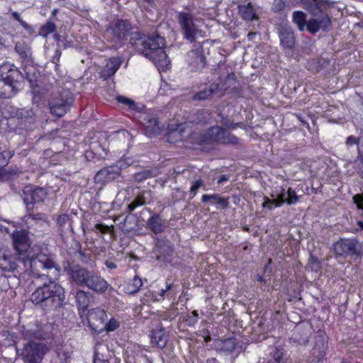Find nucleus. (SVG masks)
Here are the masks:
<instances>
[{"label": "nucleus", "mask_w": 363, "mask_h": 363, "mask_svg": "<svg viewBox=\"0 0 363 363\" xmlns=\"http://www.w3.org/2000/svg\"><path fill=\"white\" fill-rule=\"evenodd\" d=\"M134 26L129 19L116 18L108 22L104 31V38L114 49L123 47L128 41L144 56L160 62L167 57L163 48L164 38L134 32Z\"/></svg>", "instance_id": "1"}, {"label": "nucleus", "mask_w": 363, "mask_h": 363, "mask_svg": "<svg viewBox=\"0 0 363 363\" xmlns=\"http://www.w3.org/2000/svg\"><path fill=\"white\" fill-rule=\"evenodd\" d=\"M13 248L18 255V260L23 264L26 270L37 277L45 274H42L43 270H48L57 267L52 257L44 253L38 245H31L32 241L29 233L26 229H16L12 233Z\"/></svg>", "instance_id": "2"}, {"label": "nucleus", "mask_w": 363, "mask_h": 363, "mask_svg": "<svg viewBox=\"0 0 363 363\" xmlns=\"http://www.w3.org/2000/svg\"><path fill=\"white\" fill-rule=\"evenodd\" d=\"M21 333L25 340L30 341L25 344L22 349L16 347L17 355L24 363H41L44 356L48 352V348L46 345L33 340L48 337V330L38 323H34L23 327Z\"/></svg>", "instance_id": "3"}, {"label": "nucleus", "mask_w": 363, "mask_h": 363, "mask_svg": "<svg viewBox=\"0 0 363 363\" xmlns=\"http://www.w3.org/2000/svg\"><path fill=\"white\" fill-rule=\"evenodd\" d=\"M23 82V75L14 65L4 62L0 65V98L13 97Z\"/></svg>", "instance_id": "4"}, {"label": "nucleus", "mask_w": 363, "mask_h": 363, "mask_svg": "<svg viewBox=\"0 0 363 363\" xmlns=\"http://www.w3.org/2000/svg\"><path fill=\"white\" fill-rule=\"evenodd\" d=\"M189 140L192 143L199 145L215 143L237 145L239 143V138L237 136L227 132L218 125L211 126L202 133H191Z\"/></svg>", "instance_id": "5"}, {"label": "nucleus", "mask_w": 363, "mask_h": 363, "mask_svg": "<svg viewBox=\"0 0 363 363\" xmlns=\"http://www.w3.org/2000/svg\"><path fill=\"white\" fill-rule=\"evenodd\" d=\"M65 299L64 289L54 281L38 286L31 294L30 301L34 304H43L52 308L60 306Z\"/></svg>", "instance_id": "6"}, {"label": "nucleus", "mask_w": 363, "mask_h": 363, "mask_svg": "<svg viewBox=\"0 0 363 363\" xmlns=\"http://www.w3.org/2000/svg\"><path fill=\"white\" fill-rule=\"evenodd\" d=\"M317 9L313 13L309 12L313 18L310 19L306 25L308 31L312 34L317 33L319 30L328 31L331 27V19L328 11L330 8V3L328 0H318Z\"/></svg>", "instance_id": "7"}, {"label": "nucleus", "mask_w": 363, "mask_h": 363, "mask_svg": "<svg viewBox=\"0 0 363 363\" xmlns=\"http://www.w3.org/2000/svg\"><path fill=\"white\" fill-rule=\"evenodd\" d=\"M74 95L67 89H63L48 99L50 113L56 117L64 116L74 106Z\"/></svg>", "instance_id": "8"}, {"label": "nucleus", "mask_w": 363, "mask_h": 363, "mask_svg": "<svg viewBox=\"0 0 363 363\" xmlns=\"http://www.w3.org/2000/svg\"><path fill=\"white\" fill-rule=\"evenodd\" d=\"M151 197V191H146L143 190L140 191L138 196L135 198V199L128 206V211L129 212V214L128 215H120L117 217H116L113 219V221L116 225H118L120 227V225L123 224L124 227H126L128 225L129 220H135V226L134 227H138V220L136 218L134 214H132L131 213L138 207L142 206L145 205L147 200Z\"/></svg>", "instance_id": "9"}, {"label": "nucleus", "mask_w": 363, "mask_h": 363, "mask_svg": "<svg viewBox=\"0 0 363 363\" xmlns=\"http://www.w3.org/2000/svg\"><path fill=\"white\" fill-rule=\"evenodd\" d=\"M178 22L184 38L190 43H194L197 35H201L202 30L195 23V19L191 13L184 11L179 12Z\"/></svg>", "instance_id": "10"}, {"label": "nucleus", "mask_w": 363, "mask_h": 363, "mask_svg": "<svg viewBox=\"0 0 363 363\" xmlns=\"http://www.w3.org/2000/svg\"><path fill=\"white\" fill-rule=\"evenodd\" d=\"M333 248L337 255L355 258L362 255V245L355 239H340L334 244Z\"/></svg>", "instance_id": "11"}, {"label": "nucleus", "mask_w": 363, "mask_h": 363, "mask_svg": "<svg viewBox=\"0 0 363 363\" xmlns=\"http://www.w3.org/2000/svg\"><path fill=\"white\" fill-rule=\"evenodd\" d=\"M306 68L313 74H317L323 70L325 77L333 76L335 69L334 63L332 64L330 60L321 57L308 60L306 64Z\"/></svg>", "instance_id": "12"}, {"label": "nucleus", "mask_w": 363, "mask_h": 363, "mask_svg": "<svg viewBox=\"0 0 363 363\" xmlns=\"http://www.w3.org/2000/svg\"><path fill=\"white\" fill-rule=\"evenodd\" d=\"M140 123L144 127L146 134L152 138L160 133L159 121L156 116L151 113H143L139 116Z\"/></svg>", "instance_id": "13"}, {"label": "nucleus", "mask_w": 363, "mask_h": 363, "mask_svg": "<svg viewBox=\"0 0 363 363\" xmlns=\"http://www.w3.org/2000/svg\"><path fill=\"white\" fill-rule=\"evenodd\" d=\"M188 57L189 65L192 72L201 71L206 67V58L201 47L189 51Z\"/></svg>", "instance_id": "14"}, {"label": "nucleus", "mask_w": 363, "mask_h": 363, "mask_svg": "<svg viewBox=\"0 0 363 363\" xmlns=\"http://www.w3.org/2000/svg\"><path fill=\"white\" fill-rule=\"evenodd\" d=\"M84 286H86L91 291L102 294L110 288L112 289L111 286L101 276L91 272Z\"/></svg>", "instance_id": "15"}, {"label": "nucleus", "mask_w": 363, "mask_h": 363, "mask_svg": "<svg viewBox=\"0 0 363 363\" xmlns=\"http://www.w3.org/2000/svg\"><path fill=\"white\" fill-rule=\"evenodd\" d=\"M23 201L27 205V208L33 207L35 204L44 201L47 196V193L43 188H35L34 189L25 190L23 191Z\"/></svg>", "instance_id": "16"}, {"label": "nucleus", "mask_w": 363, "mask_h": 363, "mask_svg": "<svg viewBox=\"0 0 363 363\" xmlns=\"http://www.w3.org/2000/svg\"><path fill=\"white\" fill-rule=\"evenodd\" d=\"M155 253L158 260L171 262L173 248L170 242L167 240H157L155 247Z\"/></svg>", "instance_id": "17"}, {"label": "nucleus", "mask_w": 363, "mask_h": 363, "mask_svg": "<svg viewBox=\"0 0 363 363\" xmlns=\"http://www.w3.org/2000/svg\"><path fill=\"white\" fill-rule=\"evenodd\" d=\"M201 203L214 205L217 209L225 210L228 208L229 199L220 196L219 194H203L201 199Z\"/></svg>", "instance_id": "18"}, {"label": "nucleus", "mask_w": 363, "mask_h": 363, "mask_svg": "<svg viewBox=\"0 0 363 363\" xmlns=\"http://www.w3.org/2000/svg\"><path fill=\"white\" fill-rule=\"evenodd\" d=\"M106 319L107 315L104 309L96 308L91 309L89 311V325L94 330H96L98 328V325L96 324V323H99V324H104Z\"/></svg>", "instance_id": "19"}, {"label": "nucleus", "mask_w": 363, "mask_h": 363, "mask_svg": "<svg viewBox=\"0 0 363 363\" xmlns=\"http://www.w3.org/2000/svg\"><path fill=\"white\" fill-rule=\"evenodd\" d=\"M91 272L79 266H74L70 269L71 279L78 285L84 286L89 279Z\"/></svg>", "instance_id": "20"}, {"label": "nucleus", "mask_w": 363, "mask_h": 363, "mask_svg": "<svg viewBox=\"0 0 363 363\" xmlns=\"http://www.w3.org/2000/svg\"><path fill=\"white\" fill-rule=\"evenodd\" d=\"M0 269L4 272H14L17 269V264L7 249L0 250Z\"/></svg>", "instance_id": "21"}, {"label": "nucleus", "mask_w": 363, "mask_h": 363, "mask_svg": "<svg viewBox=\"0 0 363 363\" xmlns=\"http://www.w3.org/2000/svg\"><path fill=\"white\" fill-rule=\"evenodd\" d=\"M328 347V337L324 331L319 330L315 339L314 354L318 352V361H322L324 358Z\"/></svg>", "instance_id": "22"}, {"label": "nucleus", "mask_w": 363, "mask_h": 363, "mask_svg": "<svg viewBox=\"0 0 363 363\" xmlns=\"http://www.w3.org/2000/svg\"><path fill=\"white\" fill-rule=\"evenodd\" d=\"M79 218L78 213L73 210H67L65 213L58 215L56 219V223L59 227H72L77 220H79Z\"/></svg>", "instance_id": "23"}, {"label": "nucleus", "mask_w": 363, "mask_h": 363, "mask_svg": "<svg viewBox=\"0 0 363 363\" xmlns=\"http://www.w3.org/2000/svg\"><path fill=\"white\" fill-rule=\"evenodd\" d=\"M238 13L246 21H252L258 18L254 5L251 2L238 6Z\"/></svg>", "instance_id": "24"}, {"label": "nucleus", "mask_w": 363, "mask_h": 363, "mask_svg": "<svg viewBox=\"0 0 363 363\" xmlns=\"http://www.w3.org/2000/svg\"><path fill=\"white\" fill-rule=\"evenodd\" d=\"M121 60L119 57H112L109 59L106 67L101 72V77L104 79H108L113 77L121 65Z\"/></svg>", "instance_id": "25"}, {"label": "nucleus", "mask_w": 363, "mask_h": 363, "mask_svg": "<svg viewBox=\"0 0 363 363\" xmlns=\"http://www.w3.org/2000/svg\"><path fill=\"white\" fill-rule=\"evenodd\" d=\"M281 45L285 49H292L295 46V37L293 30L289 28H282L279 32Z\"/></svg>", "instance_id": "26"}, {"label": "nucleus", "mask_w": 363, "mask_h": 363, "mask_svg": "<svg viewBox=\"0 0 363 363\" xmlns=\"http://www.w3.org/2000/svg\"><path fill=\"white\" fill-rule=\"evenodd\" d=\"M280 196V203H287L288 205H292L296 203L299 200V196L296 194L294 189L289 187L286 191L287 198H286L285 189L280 187V191H278Z\"/></svg>", "instance_id": "27"}, {"label": "nucleus", "mask_w": 363, "mask_h": 363, "mask_svg": "<svg viewBox=\"0 0 363 363\" xmlns=\"http://www.w3.org/2000/svg\"><path fill=\"white\" fill-rule=\"evenodd\" d=\"M318 0H286L287 6H296L302 4L303 7L308 12H315L318 5Z\"/></svg>", "instance_id": "28"}, {"label": "nucleus", "mask_w": 363, "mask_h": 363, "mask_svg": "<svg viewBox=\"0 0 363 363\" xmlns=\"http://www.w3.org/2000/svg\"><path fill=\"white\" fill-rule=\"evenodd\" d=\"M345 145L347 147L357 145V159L363 165V143H361L360 138L354 135H350L346 138Z\"/></svg>", "instance_id": "29"}, {"label": "nucleus", "mask_w": 363, "mask_h": 363, "mask_svg": "<svg viewBox=\"0 0 363 363\" xmlns=\"http://www.w3.org/2000/svg\"><path fill=\"white\" fill-rule=\"evenodd\" d=\"M151 342L158 347H164L167 342L164 331L163 330L154 331L151 336Z\"/></svg>", "instance_id": "30"}, {"label": "nucleus", "mask_w": 363, "mask_h": 363, "mask_svg": "<svg viewBox=\"0 0 363 363\" xmlns=\"http://www.w3.org/2000/svg\"><path fill=\"white\" fill-rule=\"evenodd\" d=\"M148 212L150 217L147 220V227H162V218L160 214L152 213L150 209L145 208L142 213Z\"/></svg>", "instance_id": "31"}, {"label": "nucleus", "mask_w": 363, "mask_h": 363, "mask_svg": "<svg viewBox=\"0 0 363 363\" xmlns=\"http://www.w3.org/2000/svg\"><path fill=\"white\" fill-rule=\"evenodd\" d=\"M238 345L235 338H228L221 342L220 350L225 352L233 353L238 349Z\"/></svg>", "instance_id": "32"}, {"label": "nucleus", "mask_w": 363, "mask_h": 363, "mask_svg": "<svg viewBox=\"0 0 363 363\" xmlns=\"http://www.w3.org/2000/svg\"><path fill=\"white\" fill-rule=\"evenodd\" d=\"M57 29V26L51 21H48L45 24L42 25L39 28V35L46 38L48 35L54 33Z\"/></svg>", "instance_id": "33"}, {"label": "nucleus", "mask_w": 363, "mask_h": 363, "mask_svg": "<svg viewBox=\"0 0 363 363\" xmlns=\"http://www.w3.org/2000/svg\"><path fill=\"white\" fill-rule=\"evenodd\" d=\"M293 21L295 23L300 30H303L306 24V14L301 11H296L293 13Z\"/></svg>", "instance_id": "34"}, {"label": "nucleus", "mask_w": 363, "mask_h": 363, "mask_svg": "<svg viewBox=\"0 0 363 363\" xmlns=\"http://www.w3.org/2000/svg\"><path fill=\"white\" fill-rule=\"evenodd\" d=\"M77 303L79 307L83 310L86 309L89 302V296L87 292L84 291H79L76 295Z\"/></svg>", "instance_id": "35"}, {"label": "nucleus", "mask_w": 363, "mask_h": 363, "mask_svg": "<svg viewBox=\"0 0 363 363\" xmlns=\"http://www.w3.org/2000/svg\"><path fill=\"white\" fill-rule=\"evenodd\" d=\"M267 363H281L283 359V352L277 347H272L269 350Z\"/></svg>", "instance_id": "36"}, {"label": "nucleus", "mask_w": 363, "mask_h": 363, "mask_svg": "<svg viewBox=\"0 0 363 363\" xmlns=\"http://www.w3.org/2000/svg\"><path fill=\"white\" fill-rule=\"evenodd\" d=\"M24 220L27 223L29 220H35V224L43 225L44 223L48 224L47 216L44 213H38L36 214H28L24 216Z\"/></svg>", "instance_id": "37"}, {"label": "nucleus", "mask_w": 363, "mask_h": 363, "mask_svg": "<svg viewBox=\"0 0 363 363\" xmlns=\"http://www.w3.org/2000/svg\"><path fill=\"white\" fill-rule=\"evenodd\" d=\"M215 91L213 88H206L199 91L194 94L192 99L194 101L206 100L211 98L214 94Z\"/></svg>", "instance_id": "38"}, {"label": "nucleus", "mask_w": 363, "mask_h": 363, "mask_svg": "<svg viewBox=\"0 0 363 363\" xmlns=\"http://www.w3.org/2000/svg\"><path fill=\"white\" fill-rule=\"evenodd\" d=\"M142 285V279L139 277L135 276L127 286V292L129 294H135L139 291Z\"/></svg>", "instance_id": "39"}, {"label": "nucleus", "mask_w": 363, "mask_h": 363, "mask_svg": "<svg viewBox=\"0 0 363 363\" xmlns=\"http://www.w3.org/2000/svg\"><path fill=\"white\" fill-rule=\"evenodd\" d=\"M283 204L280 203V196L277 192V198L275 199H269L267 197H264V201L262 204L264 208L272 210L276 207H280Z\"/></svg>", "instance_id": "40"}, {"label": "nucleus", "mask_w": 363, "mask_h": 363, "mask_svg": "<svg viewBox=\"0 0 363 363\" xmlns=\"http://www.w3.org/2000/svg\"><path fill=\"white\" fill-rule=\"evenodd\" d=\"M116 101L118 103H121V104H125V106H127L129 110L135 111L137 109L136 103L133 100H132L129 98H127L125 96L120 95V96H116Z\"/></svg>", "instance_id": "41"}, {"label": "nucleus", "mask_w": 363, "mask_h": 363, "mask_svg": "<svg viewBox=\"0 0 363 363\" xmlns=\"http://www.w3.org/2000/svg\"><path fill=\"white\" fill-rule=\"evenodd\" d=\"M142 301L144 303L160 301V298L156 294V291L148 290L143 296Z\"/></svg>", "instance_id": "42"}, {"label": "nucleus", "mask_w": 363, "mask_h": 363, "mask_svg": "<svg viewBox=\"0 0 363 363\" xmlns=\"http://www.w3.org/2000/svg\"><path fill=\"white\" fill-rule=\"evenodd\" d=\"M120 326V323L114 318H111L108 322L105 324L104 330L107 332H113L118 329Z\"/></svg>", "instance_id": "43"}, {"label": "nucleus", "mask_w": 363, "mask_h": 363, "mask_svg": "<svg viewBox=\"0 0 363 363\" xmlns=\"http://www.w3.org/2000/svg\"><path fill=\"white\" fill-rule=\"evenodd\" d=\"M14 151L6 150L0 152V162L4 165H7L10 159L13 156Z\"/></svg>", "instance_id": "44"}, {"label": "nucleus", "mask_w": 363, "mask_h": 363, "mask_svg": "<svg viewBox=\"0 0 363 363\" xmlns=\"http://www.w3.org/2000/svg\"><path fill=\"white\" fill-rule=\"evenodd\" d=\"M135 182L140 183L151 177V172L149 170H145L137 172L134 174Z\"/></svg>", "instance_id": "45"}, {"label": "nucleus", "mask_w": 363, "mask_h": 363, "mask_svg": "<svg viewBox=\"0 0 363 363\" xmlns=\"http://www.w3.org/2000/svg\"><path fill=\"white\" fill-rule=\"evenodd\" d=\"M287 6L286 0H274L272 10L275 13L284 11Z\"/></svg>", "instance_id": "46"}, {"label": "nucleus", "mask_w": 363, "mask_h": 363, "mask_svg": "<svg viewBox=\"0 0 363 363\" xmlns=\"http://www.w3.org/2000/svg\"><path fill=\"white\" fill-rule=\"evenodd\" d=\"M352 201L357 208L358 210H361L363 213V193L354 195L352 197Z\"/></svg>", "instance_id": "47"}, {"label": "nucleus", "mask_w": 363, "mask_h": 363, "mask_svg": "<svg viewBox=\"0 0 363 363\" xmlns=\"http://www.w3.org/2000/svg\"><path fill=\"white\" fill-rule=\"evenodd\" d=\"M203 185V182L201 179H197L192 182L190 188V195L194 197L197 194V190Z\"/></svg>", "instance_id": "48"}, {"label": "nucleus", "mask_w": 363, "mask_h": 363, "mask_svg": "<svg viewBox=\"0 0 363 363\" xmlns=\"http://www.w3.org/2000/svg\"><path fill=\"white\" fill-rule=\"evenodd\" d=\"M308 267L311 268V271L318 272L320 269V263L316 258L311 256Z\"/></svg>", "instance_id": "49"}, {"label": "nucleus", "mask_w": 363, "mask_h": 363, "mask_svg": "<svg viewBox=\"0 0 363 363\" xmlns=\"http://www.w3.org/2000/svg\"><path fill=\"white\" fill-rule=\"evenodd\" d=\"M198 320V313L196 311H194L190 315H189L186 320V324L189 326L195 325Z\"/></svg>", "instance_id": "50"}, {"label": "nucleus", "mask_w": 363, "mask_h": 363, "mask_svg": "<svg viewBox=\"0 0 363 363\" xmlns=\"http://www.w3.org/2000/svg\"><path fill=\"white\" fill-rule=\"evenodd\" d=\"M173 284H167L165 289H162L156 291V294L160 298V300L164 298L165 294L169 291L172 288Z\"/></svg>", "instance_id": "51"}, {"label": "nucleus", "mask_w": 363, "mask_h": 363, "mask_svg": "<svg viewBox=\"0 0 363 363\" xmlns=\"http://www.w3.org/2000/svg\"><path fill=\"white\" fill-rule=\"evenodd\" d=\"M11 16L12 17L16 20L17 21L19 22V23L24 28H28V24L25 21H23L21 18V16L20 14L17 12V11H13L11 13Z\"/></svg>", "instance_id": "52"}, {"label": "nucleus", "mask_w": 363, "mask_h": 363, "mask_svg": "<svg viewBox=\"0 0 363 363\" xmlns=\"http://www.w3.org/2000/svg\"><path fill=\"white\" fill-rule=\"evenodd\" d=\"M32 93L35 97H40L44 94L43 90L37 84H32Z\"/></svg>", "instance_id": "53"}, {"label": "nucleus", "mask_w": 363, "mask_h": 363, "mask_svg": "<svg viewBox=\"0 0 363 363\" xmlns=\"http://www.w3.org/2000/svg\"><path fill=\"white\" fill-rule=\"evenodd\" d=\"M107 172H108V170L106 169H102L100 171H99L97 172V174L95 175V177H94L95 181H96V182L101 181L103 179L102 177L104 175H106Z\"/></svg>", "instance_id": "54"}, {"label": "nucleus", "mask_w": 363, "mask_h": 363, "mask_svg": "<svg viewBox=\"0 0 363 363\" xmlns=\"http://www.w3.org/2000/svg\"><path fill=\"white\" fill-rule=\"evenodd\" d=\"M93 363H108V362L99 357V354L96 352V349H95V353H94V362Z\"/></svg>", "instance_id": "55"}, {"label": "nucleus", "mask_w": 363, "mask_h": 363, "mask_svg": "<svg viewBox=\"0 0 363 363\" xmlns=\"http://www.w3.org/2000/svg\"><path fill=\"white\" fill-rule=\"evenodd\" d=\"M15 50L21 57H26L27 55L26 50L21 48L18 43L16 45Z\"/></svg>", "instance_id": "56"}, {"label": "nucleus", "mask_w": 363, "mask_h": 363, "mask_svg": "<svg viewBox=\"0 0 363 363\" xmlns=\"http://www.w3.org/2000/svg\"><path fill=\"white\" fill-rule=\"evenodd\" d=\"M6 175H8V172L3 167H0V182H3Z\"/></svg>", "instance_id": "57"}, {"label": "nucleus", "mask_w": 363, "mask_h": 363, "mask_svg": "<svg viewBox=\"0 0 363 363\" xmlns=\"http://www.w3.org/2000/svg\"><path fill=\"white\" fill-rule=\"evenodd\" d=\"M105 264H106V267L109 269H114L117 267V266L115 263H113L111 261H108V260L105 262Z\"/></svg>", "instance_id": "58"}, {"label": "nucleus", "mask_w": 363, "mask_h": 363, "mask_svg": "<svg viewBox=\"0 0 363 363\" xmlns=\"http://www.w3.org/2000/svg\"><path fill=\"white\" fill-rule=\"evenodd\" d=\"M29 120L28 123H29V125H27L26 124H25V128L27 129V128H31L30 127V125L31 124H33L35 121V118L33 116H30L29 118H28Z\"/></svg>", "instance_id": "59"}, {"label": "nucleus", "mask_w": 363, "mask_h": 363, "mask_svg": "<svg viewBox=\"0 0 363 363\" xmlns=\"http://www.w3.org/2000/svg\"><path fill=\"white\" fill-rule=\"evenodd\" d=\"M94 227H97V228H99V227H115L113 224H111L110 225H105V224H102V223H96Z\"/></svg>", "instance_id": "60"}, {"label": "nucleus", "mask_w": 363, "mask_h": 363, "mask_svg": "<svg viewBox=\"0 0 363 363\" xmlns=\"http://www.w3.org/2000/svg\"><path fill=\"white\" fill-rule=\"evenodd\" d=\"M227 180H228L227 177L225 175H222L221 177L218 179V183L220 184L223 181H227Z\"/></svg>", "instance_id": "61"}, {"label": "nucleus", "mask_w": 363, "mask_h": 363, "mask_svg": "<svg viewBox=\"0 0 363 363\" xmlns=\"http://www.w3.org/2000/svg\"><path fill=\"white\" fill-rule=\"evenodd\" d=\"M255 35H256L255 33H252V32L249 33L247 35L248 39L251 40Z\"/></svg>", "instance_id": "62"}, {"label": "nucleus", "mask_w": 363, "mask_h": 363, "mask_svg": "<svg viewBox=\"0 0 363 363\" xmlns=\"http://www.w3.org/2000/svg\"><path fill=\"white\" fill-rule=\"evenodd\" d=\"M207 363H217V361L214 358L208 359Z\"/></svg>", "instance_id": "63"}, {"label": "nucleus", "mask_w": 363, "mask_h": 363, "mask_svg": "<svg viewBox=\"0 0 363 363\" xmlns=\"http://www.w3.org/2000/svg\"><path fill=\"white\" fill-rule=\"evenodd\" d=\"M228 78H229V79H231V78H232V79H235V73L232 72V73H230V74H228Z\"/></svg>", "instance_id": "64"}]
</instances>
